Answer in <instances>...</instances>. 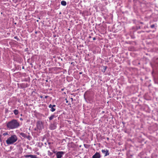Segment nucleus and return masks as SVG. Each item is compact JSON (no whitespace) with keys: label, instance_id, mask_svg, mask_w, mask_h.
<instances>
[{"label":"nucleus","instance_id":"nucleus-22","mask_svg":"<svg viewBox=\"0 0 158 158\" xmlns=\"http://www.w3.org/2000/svg\"><path fill=\"white\" fill-rule=\"evenodd\" d=\"M96 39V38L95 37H94L93 38V40H95Z\"/></svg>","mask_w":158,"mask_h":158},{"label":"nucleus","instance_id":"nucleus-14","mask_svg":"<svg viewBox=\"0 0 158 158\" xmlns=\"http://www.w3.org/2000/svg\"><path fill=\"white\" fill-rule=\"evenodd\" d=\"M157 27L156 24H152L151 25L150 27L151 28H153L155 27Z\"/></svg>","mask_w":158,"mask_h":158},{"label":"nucleus","instance_id":"nucleus-4","mask_svg":"<svg viewBox=\"0 0 158 158\" xmlns=\"http://www.w3.org/2000/svg\"><path fill=\"white\" fill-rule=\"evenodd\" d=\"M64 154V152L62 151H60L57 152L56 154L57 158H61L62 155Z\"/></svg>","mask_w":158,"mask_h":158},{"label":"nucleus","instance_id":"nucleus-2","mask_svg":"<svg viewBox=\"0 0 158 158\" xmlns=\"http://www.w3.org/2000/svg\"><path fill=\"white\" fill-rule=\"evenodd\" d=\"M18 140L17 136L15 134L10 135L6 140V144L8 145L13 144Z\"/></svg>","mask_w":158,"mask_h":158},{"label":"nucleus","instance_id":"nucleus-15","mask_svg":"<svg viewBox=\"0 0 158 158\" xmlns=\"http://www.w3.org/2000/svg\"><path fill=\"white\" fill-rule=\"evenodd\" d=\"M107 67L106 66H103V72H105L106 70Z\"/></svg>","mask_w":158,"mask_h":158},{"label":"nucleus","instance_id":"nucleus-23","mask_svg":"<svg viewBox=\"0 0 158 158\" xmlns=\"http://www.w3.org/2000/svg\"><path fill=\"white\" fill-rule=\"evenodd\" d=\"M20 120H21V121H22V120H23V119L22 118H20Z\"/></svg>","mask_w":158,"mask_h":158},{"label":"nucleus","instance_id":"nucleus-24","mask_svg":"<svg viewBox=\"0 0 158 158\" xmlns=\"http://www.w3.org/2000/svg\"><path fill=\"white\" fill-rule=\"evenodd\" d=\"M71 100H72V101H73V98H71Z\"/></svg>","mask_w":158,"mask_h":158},{"label":"nucleus","instance_id":"nucleus-10","mask_svg":"<svg viewBox=\"0 0 158 158\" xmlns=\"http://www.w3.org/2000/svg\"><path fill=\"white\" fill-rule=\"evenodd\" d=\"M61 4L62 5L65 6L66 5V2L64 1H62L61 2Z\"/></svg>","mask_w":158,"mask_h":158},{"label":"nucleus","instance_id":"nucleus-21","mask_svg":"<svg viewBox=\"0 0 158 158\" xmlns=\"http://www.w3.org/2000/svg\"><path fill=\"white\" fill-rule=\"evenodd\" d=\"M40 97L41 98H43V97L42 96H41V95H40Z\"/></svg>","mask_w":158,"mask_h":158},{"label":"nucleus","instance_id":"nucleus-11","mask_svg":"<svg viewBox=\"0 0 158 158\" xmlns=\"http://www.w3.org/2000/svg\"><path fill=\"white\" fill-rule=\"evenodd\" d=\"M13 112L15 114V115H17L19 113V111L18 110L16 109L15 110L13 111Z\"/></svg>","mask_w":158,"mask_h":158},{"label":"nucleus","instance_id":"nucleus-9","mask_svg":"<svg viewBox=\"0 0 158 158\" xmlns=\"http://www.w3.org/2000/svg\"><path fill=\"white\" fill-rule=\"evenodd\" d=\"M34 155H27L24 156L26 158H28L29 157H30L31 158H33V156Z\"/></svg>","mask_w":158,"mask_h":158},{"label":"nucleus","instance_id":"nucleus-17","mask_svg":"<svg viewBox=\"0 0 158 158\" xmlns=\"http://www.w3.org/2000/svg\"><path fill=\"white\" fill-rule=\"evenodd\" d=\"M14 38V39H16L17 41L19 40V38L17 36H15Z\"/></svg>","mask_w":158,"mask_h":158},{"label":"nucleus","instance_id":"nucleus-16","mask_svg":"<svg viewBox=\"0 0 158 158\" xmlns=\"http://www.w3.org/2000/svg\"><path fill=\"white\" fill-rule=\"evenodd\" d=\"M8 132H6L5 133H4L3 134V135L4 136H5L6 135H8Z\"/></svg>","mask_w":158,"mask_h":158},{"label":"nucleus","instance_id":"nucleus-19","mask_svg":"<svg viewBox=\"0 0 158 158\" xmlns=\"http://www.w3.org/2000/svg\"><path fill=\"white\" fill-rule=\"evenodd\" d=\"M76 2H79V0H75Z\"/></svg>","mask_w":158,"mask_h":158},{"label":"nucleus","instance_id":"nucleus-12","mask_svg":"<svg viewBox=\"0 0 158 158\" xmlns=\"http://www.w3.org/2000/svg\"><path fill=\"white\" fill-rule=\"evenodd\" d=\"M55 117V115H52L51 116L49 117V120H52Z\"/></svg>","mask_w":158,"mask_h":158},{"label":"nucleus","instance_id":"nucleus-18","mask_svg":"<svg viewBox=\"0 0 158 158\" xmlns=\"http://www.w3.org/2000/svg\"><path fill=\"white\" fill-rule=\"evenodd\" d=\"M65 100H66V103H68V100H67V98H66Z\"/></svg>","mask_w":158,"mask_h":158},{"label":"nucleus","instance_id":"nucleus-7","mask_svg":"<svg viewBox=\"0 0 158 158\" xmlns=\"http://www.w3.org/2000/svg\"><path fill=\"white\" fill-rule=\"evenodd\" d=\"M101 156L100 153L96 152L93 156L92 158H100Z\"/></svg>","mask_w":158,"mask_h":158},{"label":"nucleus","instance_id":"nucleus-26","mask_svg":"<svg viewBox=\"0 0 158 158\" xmlns=\"http://www.w3.org/2000/svg\"><path fill=\"white\" fill-rule=\"evenodd\" d=\"M26 87H28V85H27V84H26Z\"/></svg>","mask_w":158,"mask_h":158},{"label":"nucleus","instance_id":"nucleus-13","mask_svg":"<svg viewBox=\"0 0 158 158\" xmlns=\"http://www.w3.org/2000/svg\"><path fill=\"white\" fill-rule=\"evenodd\" d=\"M56 127L54 125H52L50 126L51 129L52 130L55 129H56Z\"/></svg>","mask_w":158,"mask_h":158},{"label":"nucleus","instance_id":"nucleus-3","mask_svg":"<svg viewBox=\"0 0 158 158\" xmlns=\"http://www.w3.org/2000/svg\"><path fill=\"white\" fill-rule=\"evenodd\" d=\"M43 123L40 121L37 122L36 127L37 129L39 130H41L44 128Z\"/></svg>","mask_w":158,"mask_h":158},{"label":"nucleus","instance_id":"nucleus-1","mask_svg":"<svg viewBox=\"0 0 158 158\" xmlns=\"http://www.w3.org/2000/svg\"><path fill=\"white\" fill-rule=\"evenodd\" d=\"M6 126L7 128L9 129H14L18 128L20 124L18 121L15 119H13L6 123Z\"/></svg>","mask_w":158,"mask_h":158},{"label":"nucleus","instance_id":"nucleus-8","mask_svg":"<svg viewBox=\"0 0 158 158\" xmlns=\"http://www.w3.org/2000/svg\"><path fill=\"white\" fill-rule=\"evenodd\" d=\"M20 135L22 137H23L24 138H26L27 137V135L26 134L23 133V132H21L20 133Z\"/></svg>","mask_w":158,"mask_h":158},{"label":"nucleus","instance_id":"nucleus-6","mask_svg":"<svg viewBox=\"0 0 158 158\" xmlns=\"http://www.w3.org/2000/svg\"><path fill=\"white\" fill-rule=\"evenodd\" d=\"M55 107L56 105H52L51 104H50L48 106L49 108L51 109L50 111L52 112L56 110V109L54 108V107Z\"/></svg>","mask_w":158,"mask_h":158},{"label":"nucleus","instance_id":"nucleus-20","mask_svg":"<svg viewBox=\"0 0 158 158\" xmlns=\"http://www.w3.org/2000/svg\"><path fill=\"white\" fill-rule=\"evenodd\" d=\"M48 97V96H45V98H47Z\"/></svg>","mask_w":158,"mask_h":158},{"label":"nucleus","instance_id":"nucleus-25","mask_svg":"<svg viewBox=\"0 0 158 158\" xmlns=\"http://www.w3.org/2000/svg\"><path fill=\"white\" fill-rule=\"evenodd\" d=\"M79 73V74H81L82 73V72H80Z\"/></svg>","mask_w":158,"mask_h":158},{"label":"nucleus","instance_id":"nucleus-27","mask_svg":"<svg viewBox=\"0 0 158 158\" xmlns=\"http://www.w3.org/2000/svg\"><path fill=\"white\" fill-rule=\"evenodd\" d=\"M109 139V138H107V139L108 140V139Z\"/></svg>","mask_w":158,"mask_h":158},{"label":"nucleus","instance_id":"nucleus-5","mask_svg":"<svg viewBox=\"0 0 158 158\" xmlns=\"http://www.w3.org/2000/svg\"><path fill=\"white\" fill-rule=\"evenodd\" d=\"M102 152L104 154V156H106L109 155V151L106 149H102Z\"/></svg>","mask_w":158,"mask_h":158}]
</instances>
